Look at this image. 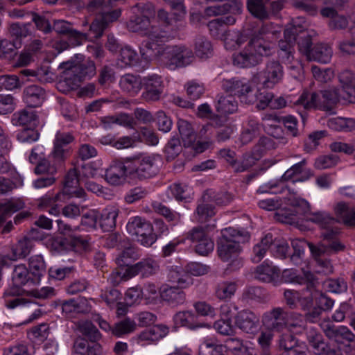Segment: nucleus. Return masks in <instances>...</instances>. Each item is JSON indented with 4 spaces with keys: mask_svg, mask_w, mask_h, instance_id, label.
Masks as SVG:
<instances>
[{
    "mask_svg": "<svg viewBox=\"0 0 355 355\" xmlns=\"http://www.w3.org/2000/svg\"><path fill=\"white\" fill-rule=\"evenodd\" d=\"M139 257L140 254L139 251L133 247H129L123 250L118 255L116 258V263L120 267L127 266L128 268Z\"/></svg>",
    "mask_w": 355,
    "mask_h": 355,
    "instance_id": "de8ad7c7",
    "label": "nucleus"
},
{
    "mask_svg": "<svg viewBox=\"0 0 355 355\" xmlns=\"http://www.w3.org/2000/svg\"><path fill=\"white\" fill-rule=\"evenodd\" d=\"M323 102L324 103L321 96V92L320 93L304 92L295 104L302 105L305 109L317 108L322 110L320 104Z\"/></svg>",
    "mask_w": 355,
    "mask_h": 355,
    "instance_id": "a19ab883",
    "label": "nucleus"
},
{
    "mask_svg": "<svg viewBox=\"0 0 355 355\" xmlns=\"http://www.w3.org/2000/svg\"><path fill=\"white\" fill-rule=\"evenodd\" d=\"M273 53L272 45L263 38L254 36L239 52L232 55L234 66L239 68H251L259 64L264 56H269Z\"/></svg>",
    "mask_w": 355,
    "mask_h": 355,
    "instance_id": "f03ea898",
    "label": "nucleus"
},
{
    "mask_svg": "<svg viewBox=\"0 0 355 355\" xmlns=\"http://www.w3.org/2000/svg\"><path fill=\"white\" fill-rule=\"evenodd\" d=\"M30 273L24 264L15 266L12 276L13 283L17 286H24L26 284H33L31 282L33 277L30 276Z\"/></svg>",
    "mask_w": 355,
    "mask_h": 355,
    "instance_id": "8fccbe9b",
    "label": "nucleus"
},
{
    "mask_svg": "<svg viewBox=\"0 0 355 355\" xmlns=\"http://www.w3.org/2000/svg\"><path fill=\"white\" fill-rule=\"evenodd\" d=\"M243 3L238 0H227L222 6H214L205 9V14L207 16L224 15L226 12L239 14L241 12Z\"/></svg>",
    "mask_w": 355,
    "mask_h": 355,
    "instance_id": "c85d7f7f",
    "label": "nucleus"
},
{
    "mask_svg": "<svg viewBox=\"0 0 355 355\" xmlns=\"http://www.w3.org/2000/svg\"><path fill=\"white\" fill-rule=\"evenodd\" d=\"M284 77L282 64L275 60H270L266 64L265 68L253 75L254 81H257L266 88H273L279 83Z\"/></svg>",
    "mask_w": 355,
    "mask_h": 355,
    "instance_id": "1a4fd4ad",
    "label": "nucleus"
},
{
    "mask_svg": "<svg viewBox=\"0 0 355 355\" xmlns=\"http://www.w3.org/2000/svg\"><path fill=\"white\" fill-rule=\"evenodd\" d=\"M59 68L64 69V82L71 89L79 87L86 78L94 75L96 70L94 63L90 60L83 62H63L59 65Z\"/></svg>",
    "mask_w": 355,
    "mask_h": 355,
    "instance_id": "20e7f679",
    "label": "nucleus"
},
{
    "mask_svg": "<svg viewBox=\"0 0 355 355\" xmlns=\"http://www.w3.org/2000/svg\"><path fill=\"white\" fill-rule=\"evenodd\" d=\"M195 53L201 59H207L212 55L213 49L211 42L204 36H198L194 44Z\"/></svg>",
    "mask_w": 355,
    "mask_h": 355,
    "instance_id": "09e8293b",
    "label": "nucleus"
},
{
    "mask_svg": "<svg viewBox=\"0 0 355 355\" xmlns=\"http://www.w3.org/2000/svg\"><path fill=\"white\" fill-rule=\"evenodd\" d=\"M121 15L120 8H114L112 3L109 6L105 7L103 11L98 15L90 25L89 30L94 34L96 38L101 37L104 31L111 24L116 21Z\"/></svg>",
    "mask_w": 355,
    "mask_h": 355,
    "instance_id": "9d476101",
    "label": "nucleus"
},
{
    "mask_svg": "<svg viewBox=\"0 0 355 355\" xmlns=\"http://www.w3.org/2000/svg\"><path fill=\"white\" fill-rule=\"evenodd\" d=\"M178 128L184 147H192L196 153H202L209 147V141H198L194 144L196 134L192 125L187 120L180 119L178 121Z\"/></svg>",
    "mask_w": 355,
    "mask_h": 355,
    "instance_id": "9b49d317",
    "label": "nucleus"
},
{
    "mask_svg": "<svg viewBox=\"0 0 355 355\" xmlns=\"http://www.w3.org/2000/svg\"><path fill=\"white\" fill-rule=\"evenodd\" d=\"M169 189L174 198L178 201L189 199L192 195L191 189L183 183L173 184L170 186Z\"/></svg>",
    "mask_w": 355,
    "mask_h": 355,
    "instance_id": "0e129e2a",
    "label": "nucleus"
},
{
    "mask_svg": "<svg viewBox=\"0 0 355 355\" xmlns=\"http://www.w3.org/2000/svg\"><path fill=\"white\" fill-rule=\"evenodd\" d=\"M168 39H161L157 42H147L139 48L143 60L149 61L155 58L170 70L185 67L194 60V54L191 49L184 45H166L164 42Z\"/></svg>",
    "mask_w": 355,
    "mask_h": 355,
    "instance_id": "f257e3e1",
    "label": "nucleus"
},
{
    "mask_svg": "<svg viewBox=\"0 0 355 355\" xmlns=\"http://www.w3.org/2000/svg\"><path fill=\"white\" fill-rule=\"evenodd\" d=\"M238 104L233 94L220 96L217 102L216 110L222 114H231L236 111Z\"/></svg>",
    "mask_w": 355,
    "mask_h": 355,
    "instance_id": "864d4df0",
    "label": "nucleus"
},
{
    "mask_svg": "<svg viewBox=\"0 0 355 355\" xmlns=\"http://www.w3.org/2000/svg\"><path fill=\"white\" fill-rule=\"evenodd\" d=\"M136 327V322L134 320L127 318L123 320L116 323L114 327L112 329V332L116 336H121L122 335L133 332L135 331Z\"/></svg>",
    "mask_w": 355,
    "mask_h": 355,
    "instance_id": "680f3d73",
    "label": "nucleus"
},
{
    "mask_svg": "<svg viewBox=\"0 0 355 355\" xmlns=\"http://www.w3.org/2000/svg\"><path fill=\"white\" fill-rule=\"evenodd\" d=\"M268 295L261 287L249 286L245 288L241 295V300L246 303L263 302L267 300Z\"/></svg>",
    "mask_w": 355,
    "mask_h": 355,
    "instance_id": "79ce46f5",
    "label": "nucleus"
},
{
    "mask_svg": "<svg viewBox=\"0 0 355 355\" xmlns=\"http://www.w3.org/2000/svg\"><path fill=\"white\" fill-rule=\"evenodd\" d=\"M159 268V264L155 260L152 258H146L130 266L126 269L125 272L130 277L139 274L142 277H146L156 274Z\"/></svg>",
    "mask_w": 355,
    "mask_h": 355,
    "instance_id": "a211bd4d",
    "label": "nucleus"
},
{
    "mask_svg": "<svg viewBox=\"0 0 355 355\" xmlns=\"http://www.w3.org/2000/svg\"><path fill=\"white\" fill-rule=\"evenodd\" d=\"M210 203L204 202L202 196L201 197L195 212L196 219L198 222H206L209 218L214 216V207Z\"/></svg>",
    "mask_w": 355,
    "mask_h": 355,
    "instance_id": "5fc2aeb1",
    "label": "nucleus"
},
{
    "mask_svg": "<svg viewBox=\"0 0 355 355\" xmlns=\"http://www.w3.org/2000/svg\"><path fill=\"white\" fill-rule=\"evenodd\" d=\"M144 91L141 98L146 102L159 101L164 91V83L162 76L151 74L143 78Z\"/></svg>",
    "mask_w": 355,
    "mask_h": 355,
    "instance_id": "ddd939ff",
    "label": "nucleus"
},
{
    "mask_svg": "<svg viewBox=\"0 0 355 355\" xmlns=\"http://www.w3.org/2000/svg\"><path fill=\"white\" fill-rule=\"evenodd\" d=\"M241 235L236 230L229 227L223 231L222 236L218 241L217 252L220 259L225 262H230L234 270L242 266L239 258L241 251L240 237Z\"/></svg>",
    "mask_w": 355,
    "mask_h": 355,
    "instance_id": "7ed1b4c3",
    "label": "nucleus"
},
{
    "mask_svg": "<svg viewBox=\"0 0 355 355\" xmlns=\"http://www.w3.org/2000/svg\"><path fill=\"white\" fill-rule=\"evenodd\" d=\"M234 196L227 191L216 193L213 190H207L202 194V200L207 202H214L217 205L225 206L233 201Z\"/></svg>",
    "mask_w": 355,
    "mask_h": 355,
    "instance_id": "ea45409f",
    "label": "nucleus"
},
{
    "mask_svg": "<svg viewBox=\"0 0 355 355\" xmlns=\"http://www.w3.org/2000/svg\"><path fill=\"white\" fill-rule=\"evenodd\" d=\"M24 207L25 202L20 198H12L4 202H0V224L13 213L24 209Z\"/></svg>",
    "mask_w": 355,
    "mask_h": 355,
    "instance_id": "473e14b6",
    "label": "nucleus"
},
{
    "mask_svg": "<svg viewBox=\"0 0 355 355\" xmlns=\"http://www.w3.org/2000/svg\"><path fill=\"white\" fill-rule=\"evenodd\" d=\"M139 55L135 50L129 46L120 49L116 59V65L120 68L135 66L139 61Z\"/></svg>",
    "mask_w": 355,
    "mask_h": 355,
    "instance_id": "72a5a7b5",
    "label": "nucleus"
},
{
    "mask_svg": "<svg viewBox=\"0 0 355 355\" xmlns=\"http://www.w3.org/2000/svg\"><path fill=\"white\" fill-rule=\"evenodd\" d=\"M168 333V329L162 324L154 325L145 329L134 338L137 344L146 345L156 342L164 338Z\"/></svg>",
    "mask_w": 355,
    "mask_h": 355,
    "instance_id": "6ab92c4d",
    "label": "nucleus"
},
{
    "mask_svg": "<svg viewBox=\"0 0 355 355\" xmlns=\"http://www.w3.org/2000/svg\"><path fill=\"white\" fill-rule=\"evenodd\" d=\"M29 270L33 276L31 282L33 285L40 282L41 277L46 273V264L42 256L33 255L28 259Z\"/></svg>",
    "mask_w": 355,
    "mask_h": 355,
    "instance_id": "7c9ffc66",
    "label": "nucleus"
},
{
    "mask_svg": "<svg viewBox=\"0 0 355 355\" xmlns=\"http://www.w3.org/2000/svg\"><path fill=\"white\" fill-rule=\"evenodd\" d=\"M309 220L318 224L322 228L326 227V226L329 225H334L336 222L334 218L324 211H318L311 214Z\"/></svg>",
    "mask_w": 355,
    "mask_h": 355,
    "instance_id": "338daca9",
    "label": "nucleus"
},
{
    "mask_svg": "<svg viewBox=\"0 0 355 355\" xmlns=\"http://www.w3.org/2000/svg\"><path fill=\"white\" fill-rule=\"evenodd\" d=\"M152 207L157 214L164 217L168 222L173 223V225H175L179 222L180 214L173 211L164 205L158 202H155L152 204Z\"/></svg>",
    "mask_w": 355,
    "mask_h": 355,
    "instance_id": "e2e57ef3",
    "label": "nucleus"
},
{
    "mask_svg": "<svg viewBox=\"0 0 355 355\" xmlns=\"http://www.w3.org/2000/svg\"><path fill=\"white\" fill-rule=\"evenodd\" d=\"M74 137L71 132L58 131L53 141V157L57 162H63L67 157L69 150L65 146L73 142Z\"/></svg>",
    "mask_w": 355,
    "mask_h": 355,
    "instance_id": "f3484780",
    "label": "nucleus"
},
{
    "mask_svg": "<svg viewBox=\"0 0 355 355\" xmlns=\"http://www.w3.org/2000/svg\"><path fill=\"white\" fill-rule=\"evenodd\" d=\"M262 323L270 331H282L287 327L288 312L282 307H275L263 313Z\"/></svg>",
    "mask_w": 355,
    "mask_h": 355,
    "instance_id": "f8f14e48",
    "label": "nucleus"
},
{
    "mask_svg": "<svg viewBox=\"0 0 355 355\" xmlns=\"http://www.w3.org/2000/svg\"><path fill=\"white\" fill-rule=\"evenodd\" d=\"M270 0H248L247 7L249 12L256 18L261 20L267 19L269 17L266 4Z\"/></svg>",
    "mask_w": 355,
    "mask_h": 355,
    "instance_id": "a18cd8bd",
    "label": "nucleus"
},
{
    "mask_svg": "<svg viewBox=\"0 0 355 355\" xmlns=\"http://www.w3.org/2000/svg\"><path fill=\"white\" fill-rule=\"evenodd\" d=\"M312 288H308L306 286V290L303 291L302 293H300V297H298V302L301 306V309L306 311L309 309L313 305V299L319 294L318 291L316 289L317 284Z\"/></svg>",
    "mask_w": 355,
    "mask_h": 355,
    "instance_id": "bf43d9fd",
    "label": "nucleus"
},
{
    "mask_svg": "<svg viewBox=\"0 0 355 355\" xmlns=\"http://www.w3.org/2000/svg\"><path fill=\"white\" fill-rule=\"evenodd\" d=\"M245 37L238 31H227L221 38L227 50H234L243 43Z\"/></svg>",
    "mask_w": 355,
    "mask_h": 355,
    "instance_id": "4d7b16f0",
    "label": "nucleus"
},
{
    "mask_svg": "<svg viewBox=\"0 0 355 355\" xmlns=\"http://www.w3.org/2000/svg\"><path fill=\"white\" fill-rule=\"evenodd\" d=\"M235 324L241 331L253 334L258 331L259 318L250 310H242L235 317Z\"/></svg>",
    "mask_w": 355,
    "mask_h": 355,
    "instance_id": "dca6fc26",
    "label": "nucleus"
},
{
    "mask_svg": "<svg viewBox=\"0 0 355 355\" xmlns=\"http://www.w3.org/2000/svg\"><path fill=\"white\" fill-rule=\"evenodd\" d=\"M128 28L132 32L139 33L148 37V40L141 47L144 46L147 42L170 38L167 31L162 29L159 26L151 24L150 19L137 15L130 19L128 23Z\"/></svg>",
    "mask_w": 355,
    "mask_h": 355,
    "instance_id": "0eeeda50",
    "label": "nucleus"
},
{
    "mask_svg": "<svg viewBox=\"0 0 355 355\" xmlns=\"http://www.w3.org/2000/svg\"><path fill=\"white\" fill-rule=\"evenodd\" d=\"M33 241L26 237L19 240L17 243L12 248V259H18L26 257L33 248Z\"/></svg>",
    "mask_w": 355,
    "mask_h": 355,
    "instance_id": "6e6d98bb",
    "label": "nucleus"
},
{
    "mask_svg": "<svg viewBox=\"0 0 355 355\" xmlns=\"http://www.w3.org/2000/svg\"><path fill=\"white\" fill-rule=\"evenodd\" d=\"M301 28L295 21L286 27L284 33V40H280L279 43V51L293 50L297 33L302 31Z\"/></svg>",
    "mask_w": 355,
    "mask_h": 355,
    "instance_id": "f704fd0d",
    "label": "nucleus"
},
{
    "mask_svg": "<svg viewBox=\"0 0 355 355\" xmlns=\"http://www.w3.org/2000/svg\"><path fill=\"white\" fill-rule=\"evenodd\" d=\"M252 275L254 279L260 282L270 283L279 279L280 270L272 263L263 262L254 268Z\"/></svg>",
    "mask_w": 355,
    "mask_h": 355,
    "instance_id": "aec40b11",
    "label": "nucleus"
},
{
    "mask_svg": "<svg viewBox=\"0 0 355 355\" xmlns=\"http://www.w3.org/2000/svg\"><path fill=\"white\" fill-rule=\"evenodd\" d=\"M56 243L60 245L61 250L66 249L78 254L87 252L91 249L89 239L81 236H71L69 240L61 239Z\"/></svg>",
    "mask_w": 355,
    "mask_h": 355,
    "instance_id": "4be33fe9",
    "label": "nucleus"
},
{
    "mask_svg": "<svg viewBox=\"0 0 355 355\" xmlns=\"http://www.w3.org/2000/svg\"><path fill=\"white\" fill-rule=\"evenodd\" d=\"M320 12L323 17L330 18L329 26L331 29H344L348 26L347 19L338 15L334 8L327 7L322 9Z\"/></svg>",
    "mask_w": 355,
    "mask_h": 355,
    "instance_id": "4c0bfd02",
    "label": "nucleus"
},
{
    "mask_svg": "<svg viewBox=\"0 0 355 355\" xmlns=\"http://www.w3.org/2000/svg\"><path fill=\"white\" fill-rule=\"evenodd\" d=\"M45 97V90L42 87L35 85H29L24 90V101L30 107L41 105Z\"/></svg>",
    "mask_w": 355,
    "mask_h": 355,
    "instance_id": "bb28decb",
    "label": "nucleus"
},
{
    "mask_svg": "<svg viewBox=\"0 0 355 355\" xmlns=\"http://www.w3.org/2000/svg\"><path fill=\"white\" fill-rule=\"evenodd\" d=\"M339 81L343 87L342 97L351 103H355V77L350 71H344L339 75Z\"/></svg>",
    "mask_w": 355,
    "mask_h": 355,
    "instance_id": "b1692460",
    "label": "nucleus"
},
{
    "mask_svg": "<svg viewBox=\"0 0 355 355\" xmlns=\"http://www.w3.org/2000/svg\"><path fill=\"white\" fill-rule=\"evenodd\" d=\"M306 164L304 159L294 164L284 173L282 179L285 181L292 180L293 182L307 180L312 174L310 170L304 169Z\"/></svg>",
    "mask_w": 355,
    "mask_h": 355,
    "instance_id": "cd10ccee",
    "label": "nucleus"
},
{
    "mask_svg": "<svg viewBox=\"0 0 355 355\" xmlns=\"http://www.w3.org/2000/svg\"><path fill=\"white\" fill-rule=\"evenodd\" d=\"M234 22L235 19L232 16H223L210 21L207 26L211 35L216 39L221 40L227 31V25L233 24Z\"/></svg>",
    "mask_w": 355,
    "mask_h": 355,
    "instance_id": "c756f323",
    "label": "nucleus"
},
{
    "mask_svg": "<svg viewBox=\"0 0 355 355\" xmlns=\"http://www.w3.org/2000/svg\"><path fill=\"white\" fill-rule=\"evenodd\" d=\"M160 296L164 301L172 306L183 304L186 301V295L179 286H165L160 291Z\"/></svg>",
    "mask_w": 355,
    "mask_h": 355,
    "instance_id": "a878e982",
    "label": "nucleus"
},
{
    "mask_svg": "<svg viewBox=\"0 0 355 355\" xmlns=\"http://www.w3.org/2000/svg\"><path fill=\"white\" fill-rule=\"evenodd\" d=\"M238 286L234 282H222L217 286L216 295L220 300L230 299L236 293Z\"/></svg>",
    "mask_w": 355,
    "mask_h": 355,
    "instance_id": "13d9d810",
    "label": "nucleus"
},
{
    "mask_svg": "<svg viewBox=\"0 0 355 355\" xmlns=\"http://www.w3.org/2000/svg\"><path fill=\"white\" fill-rule=\"evenodd\" d=\"M128 232L136 236L138 242L142 245L149 247L157 240L152 224L139 216L131 218L126 225Z\"/></svg>",
    "mask_w": 355,
    "mask_h": 355,
    "instance_id": "6e6552de",
    "label": "nucleus"
},
{
    "mask_svg": "<svg viewBox=\"0 0 355 355\" xmlns=\"http://www.w3.org/2000/svg\"><path fill=\"white\" fill-rule=\"evenodd\" d=\"M327 126L336 131H352L355 129V119L342 117L332 118L327 121Z\"/></svg>",
    "mask_w": 355,
    "mask_h": 355,
    "instance_id": "3c124183",
    "label": "nucleus"
},
{
    "mask_svg": "<svg viewBox=\"0 0 355 355\" xmlns=\"http://www.w3.org/2000/svg\"><path fill=\"white\" fill-rule=\"evenodd\" d=\"M225 346L205 342L200 349L199 355H225Z\"/></svg>",
    "mask_w": 355,
    "mask_h": 355,
    "instance_id": "774afa93",
    "label": "nucleus"
},
{
    "mask_svg": "<svg viewBox=\"0 0 355 355\" xmlns=\"http://www.w3.org/2000/svg\"><path fill=\"white\" fill-rule=\"evenodd\" d=\"M186 238L196 244L195 250L200 255H207L214 250V241L200 227H193L187 234Z\"/></svg>",
    "mask_w": 355,
    "mask_h": 355,
    "instance_id": "4468645a",
    "label": "nucleus"
},
{
    "mask_svg": "<svg viewBox=\"0 0 355 355\" xmlns=\"http://www.w3.org/2000/svg\"><path fill=\"white\" fill-rule=\"evenodd\" d=\"M335 213L345 224L352 226L355 225V210L345 202H340L334 208Z\"/></svg>",
    "mask_w": 355,
    "mask_h": 355,
    "instance_id": "c03bdc74",
    "label": "nucleus"
},
{
    "mask_svg": "<svg viewBox=\"0 0 355 355\" xmlns=\"http://www.w3.org/2000/svg\"><path fill=\"white\" fill-rule=\"evenodd\" d=\"M282 276L286 282L305 284L310 288L314 287L317 283V279L309 271H304L302 276L297 275L294 269H286L283 271Z\"/></svg>",
    "mask_w": 355,
    "mask_h": 355,
    "instance_id": "5701e85b",
    "label": "nucleus"
},
{
    "mask_svg": "<svg viewBox=\"0 0 355 355\" xmlns=\"http://www.w3.org/2000/svg\"><path fill=\"white\" fill-rule=\"evenodd\" d=\"M272 243L273 239L272 234H266L253 247L251 258L252 261L254 263H259L261 261Z\"/></svg>",
    "mask_w": 355,
    "mask_h": 355,
    "instance_id": "37998d69",
    "label": "nucleus"
},
{
    "mask_svg": "<svg viewBox=\"0 0 355 355\" xmlns=\"http://www.w3.org/2000/svg\"><path fill=\"white\" fill-rule=\"evenodd\" d=\"M333 51L327 44H317L311 50L307 59L311 61L327 64L330 62Z\"/></svg>",
    "mask_w": 355,
    "mask_h": 355,
    "instance_id": "2f4dec72",
    "label": "nucleus"
},
{
    "mask_svg": "<svg viewBox=\"0 0 355 355\" xmlns=\"http://www.w3.org/2000/svg\"><path fill=\"white\" fill-rule=\"evenodd\" d=\"M129 176L139 180L152 178L157 173L155 156L147 154H139L127 157Z\"/></svg>",
    "mask_w": 355,
    "mask_h": 355,
    "instance_id": "423d86ee",
    "label": "nucleus"
},
{
    "mask_svg": "<svg viewBox=\"0 0 355 355\" xmlns=\"http://www.w3.org/2000/svg\"><path fill=\"white\" fill-rule=\"evenodd\" d=\"M11 37L16 39L25 38L32 33V25L30 23H12L10 25L8 29Z\"/></svg>",
    "mask_w": 355,
    "mask_h": 355,
    "instance_id": "052dcab7",
    "label": "nucleus"
},
{
    "mask_svg": "<svg viewBox=\"0 0 355 355\" xmlns=\"http://www.w3.org/2000/svg\"><path fill=\"white\" fill-rule=\"evenodd\" d=\"M143 78L133 73H126L119 80L121 89L131 96H137L143 87Z\"/></svg>",
    "mask_w": 355,
    "mask_h": 355,
    "instance_id": "412c9836",
    "label": "nucleus"
},
{
    "mask_svg": "<svg viewBox=\"0 0 355 355\" xmlns=\"http://www.w3.org/2000/svg\"><path fill=\"white\" fill-rule=\"evenodd\" d=\"M119 211V209L114 205H109L103 210L99 224L104 231H110L115 227Z\"/></svg>",
    "mask_w": 355,
    "mask_h": 355,
    "instance_id": "c9c22d12",
    "label": "nucleus"
},
{
    "mask_svg": "<svg viewBox=\"0 0 355 355\" xmlns=\"http://www.w3.org/2000/svg\"><path fill=\"white\" fill-rule=\"evenodd\" d=\"M279 346L287 352L288 355H306V345L298 344L295 336L291 334H285L281 336Z\"/></svg>",
    "mask_w": 355,
    "mask_h": 355,
    "instance_id": "393cba45",
    "label": "nucleus"
},
{
    "mask_svg": "<svg viewBox=\"0 0 355 355\" xmlns=\"http://www.w3.org/2000/svg\"><path fill=\"white\" fill-rule=\"evenodd\" d=\"M128 163L127 157L123 160H114L106 169L105 178L106 181L114 186L122 184L125 182L126 177L129 175Z\"/></svg>",
    "mask_w": 355,
    "mask_h": 355,
    "instance_id": "2eb2a0df",
    "label": "nucleus"
},
{
    "mask_svg": "<svg viewBox=\"0 0 355 355\" xmlns=\"http://www.w3.org/2000/svg\"><path fill=\"white\" fill-rule=\"evenodd\" d=\"M196 320V315L190 311H179L173 316V322L175 325L187 327L191 329L201 327L200 324H195Z\"/></svg>",
    "mask_w": 355,
    "mask_h": 355,
    "instance_id": "49530a36",
    "label": "nucleus"
},
{
    "mask_svg": "<svg viewBox=\"0 0 355 355\" xmlns=\"http://www.w3.org/2000/svg\"><path fill=\"white\" fill-rule=\"evenodd\" d=\"M281 117L273 114H266L262 117V126L264 130L275 138L281 137L282 130L279 124Z\"/></svg>",
    "mask_w": 355,
    "mask_h": 355,
    "instance_id": "e433bc0d",
    "label": "nucleus"
},
{
    "mask_svg": "<svg viewBox=\"0 0 355 355\" xmlns=\"http://www.w3.org/2000/svg\"><path fill=\"white\" fill-rule=\"evenodd\" d=\"M322 98L324 103H321L320 107L322 110L331 111L336 103L338 102L340 94L336 88H331L327 90L321 91Z\"/></svg>",
    "mask_w": 355,
    "mask_h": 355,
    "instance_id": "603ef678",
    "label": "nucleus"
},
{
    "mask_svg": "<svg viewBox=\"0 0 355 355\" xmlns=\"http://www.w3.org/2000/svg\"><path fill=\"white\" fill-rule=\"evenodd\" d=\"M168 281L171 283L178 284V286L184 288L191 284L189 275L180 272L176 270H171L168 275Z\"/></svg>",
    "mask_w": 355,
    "mask_h": 355,
    "instance_id": "69168bd1",
    "label": "nucleus"
},
{
    "mask_svg": "<svg viewBox=\"0 0 355 355\" xmlns=\"http://www.w3.org/2000/svg\"><path fill=\"white\" fill-rule=\"evenodd\" d=\"M13 123L19 125L36 126L38 119L35 110L32 107L24 109L13 114Z\"/></svg>",
    "mask_w": 355,
    "mask_h": 355,
    "instance_id": "58836bf2",
    "label": "nucleus"
},
{
    "mask_svg": "<svg viewBox=\"0 0 355 355\" xmlns=\"http://www.w3.org/2000/svg\"><path fill=\"white\" fill-rule=\"evenodd\" d=\"M257 84L258 82L254 81L253 76L250 80L233 78L225 80L223 87L227 92L237 96L241 103L253 104L257 98V91H255Z\"/></svg>",
    "mask_w": 355,
    "mask_h": 355,
    "instance_id": "39448f33",
    "label": "nucleus"
}]
</instances>
